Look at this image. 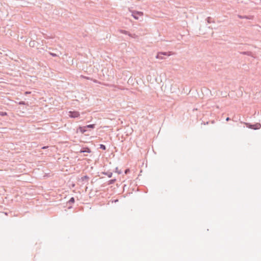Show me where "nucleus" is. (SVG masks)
I'll use <instances>...</instances> for the list:
<instances>
[{
    "instance_id": "obj_4",
    "label": "nucleus",
    "mask_w": 261,
    "mask_h": 261,
    "mask_svg": "<svg viewBox=\"0 0 261 261\" xmlns=\"http://www.w3.org/2000/svg\"><path fill=\"white\" fill-rule=\"evenodd\" d=\"M247 126L250 128H251V129H259L261 127V125L260 123H256L255 124H248L247 125Z\"/></svg>"
},
{
    "instance_id": "obj_9",
    "label": "nucleus",
    "mask_w": 261,
    "mask_h": 261,
    "mask_svg": "<svg viewBox=\"0 0 261 261\" xmlns=\"http://www.w3.org/2000/svg\"><path fill=\"white\" fill-rule=\"evenodd\" d=\"M106 174L109 177H111L112 176V172H109V173H106Z\"/></svg>"
},
{
    "instance_id": "obj_1",
    "label": "nucleus",
    "mask_w": 261,
    "mask_h": 261,
    "mask_svg": "<svg viewBox=\"0 0 261 261\" xmlns=\"http://www.w3.org/2000/svg\"><path fill=\"white\" fill-rule=\"evenodd\" d=\"M132 16L136 20H142L143 13L141 11H132Z\"/></svg>"
},
{
    "instance_id": "obj_16",
    "label": "nucleus",
    "mask_w": 261,
    "mask_h": 261,
    "mask_svg": "<svg viewBox=\"0 0 261 261\" xmlns=\"http://www.w3.org/2000/svg\"><path fill=\"white\" fill-rule=\"evenodd\" d=\"M135 34L132 35V34H131V35H130V36H130V37L134 38V37H135Z\"/></svg>"
},
{
    "instance_id": "obj_14",
    "label": "nucleus",
    "mask_w": 261,
    "mask_h": 261,
    "mask_svg": "<svg viewBox=\"0 0 261 261\" xmlns=\"http://www.w3.org/2000/svg\"><path fill=\"white\" fill-rule=\"evenodd\" d=\"M19 105H25V102L24 101H20L18 103Z\"/></svg>"
},
{
    "instance_id": "obj_5",
    "label": "nucleus",
    "mask_w": 261,
    "mask_h": 261,
    "mask_svg": "<svg viewBox=\"0 0 261 261\" xmlns=\"http://www.w3.org/2000/svg\"><path fill=\"white\" fill-rule=\"evenodd\" d=\"M78 131L80 132L82 134H84V133H85L87 131V129L85 126H80L77 130V132Z\"/></svg>"
},
{
    "instance_id": "obj_19",
    "label": "nucleus",
    "mask_w": 261,
    "mask_h": 261,
    "mask_svg": "<svg viewBox=\"0 0 261 261\" xmlns=\"http://www.w3.org/2000/svg\"><path fill=\"white\" fill-rule=\"evenodd\" d=\"M226 120V121H228L229 120V118L228 117H227Z\"/></svg>"
},
{
    "instance_id": "obj_10",
    "label": "nucleus",
    "mask_w": 261,
    "mask_h": 261,
    "mask_svg": "<svg viewBox=\"0 0 261 261\" xmlns=\"http://www.w3.org/2000/svg\"><path fill=\"white\" fill-rule=\"evenodd\" d=\"M100 148H101L103 150H105L106 149V146L104 145H103V144H100Z\"/></svg>"
},
{
    "instance_id": "obj_2",
    "label": "nucleus",
    "mask_w": 261,
    "mask_h": 261,
    "mask_svg": "<svg viewBox=\"0 0 261 261\" xmlns=\"http://www.w3.org/2000/svg\"><path fill=\"white\" fill-rule=\"evenodd\" d=\"M171 54L170 52H160L158 53L155 57V58L159 60L165 59V56H170Z\"/></svg>"
},
{
    "instance_id": "obj_20",
    "label": "nucleus",
    "mask_w": 261,
    "mask_h": 261,
    "mask_svg": "<svg viewBox=\"0 0 261 261\" xmlns=\"http://www.w3.org/2000/svg\"><path fill=\"white\" fill-rule=\"evenodd\" d=\"M51 55H52L53 56H56L55 54H51Z\"/></svg>"
},
{
    "instance_id": "obj_11",
    "label": "nucleus",
    "mask_w": 261,
    "mask_h": 261,
    "mask_svg": "<svg viewBox=\"0 0 261 261\" xmlns=\"http://www.w3.org/2000/svg\"><path fill=\"white\" fill-rule=\"evenodd\" d=\"M69 202L73 203L74 202V198L72 197L69 201Z\"/></svg>"
},
{
    "instance_id": "obj_13",
    "label": "nucleus",
    "mask_w": 261,
    "mask_h": 261,
    "mask_svg": "<svg viewBox=\"0 0 261 261\" xmlns=\"http://www.w3.org/2000/svg\"><path fill=\"white\" fill-rule=\"evenodd\" d=\"M116 172L117 173H118V174H120V173H121V172L120 171H119V170H118V168H117H117H116Z\"/></svg>"
},
{
    "instance_id": "obj_7",
    "label": "nucleus",
    "mask_w": 261,
    "mask_h": 261,
    "mask_svg": "<svg viewBox=\"0 0 261 261\" xmlns=\"http://www.w3.org/2000/svg\"><path fill=\"white\" fill-rule=\"evenodd\" d=\"M120 32L122 34H126V35H128V36H130L131 35V34L129 33V32H128L127 31H125V30H120Z\"/></svg>"
},
{
    "instance_id": "obj_18",
    "label": "nucleus",
    "mask_w": 261,
    "mask_h": 261,
    "mask_svg": "<svg viewBox=\"0 0 261 261\" xmlns=\"http://www.w3.org/2000/svg\"><path fill=\"white\" fill-rule=\"evenodd\" d=\"M2 115H6V113H5H5H3Z\"/></svg>"
},
{
    "instance_id": "obj_12",
    "label": "nucleus",
    "mask_w": 261,
    "mask_h": 261,
    "mask_svg": "<svg viewBox=\"0 0 261 261\" xmlns=\"http://www.w3.org/2000/svg\"><path fill=\"white\" fill-rule=\"evenodd\" d=\"M88 177L87 176H83V177H82L81 178V179L82 180H84V179H88Z\"/></svg>"
},
{
    "instance_id": "obj_21",
    "label": "nucleus",
    "mask_w": 261,
    "mask_h": 261,
    "mask_svg": "<svg viewBox=\"0 0 261 261\" xmlns=\"http://www.w3.org/2000/svg\"><path fill=\"white\" fill-rule=\"evenodd\" d=\"M127 172V170H126V171H125V173H126Z\"/></svg>"
},
{
    "instance_id": "obj_15",
    "label": "nucleus",
    "mask_w": 261,
    "mask_h": 261,
    "mask_svg": "<svg viewBox=\"0 0 261 261\" xmlns=\"http://www.w3.org/2000/svg\"><path fill=\"white\" fill-rule=\"evenodd\" d=\"M115 179L111 180L110 181V183H111V184L113 183V182L115 181Z\"/></svg>"
},
{
    "instance_id": "obj_22",
    "label": "nucleus",
    "mask_w": 261,
    "mask_h": 261,
    "mask_svg": "<svg viewBox=\"0 0 261 261\" xmlns=\"http://www.w3.org/2000/svg\"><path fill=\"white\" fill-rule=\"evenodd\" d=\"M42 148H43V149L46 148V147H43Z\"/></svg>"
},
{
    "instance_id": "obj_8",
    "label": "nucleus",
    "mask_w": 261,
    "mask_h": 261,
    "mask_svg": "<svg viewBox=\"0 0 261 261\" xmlns=\"http://www.w3.org/2000/svg\"><path fill=\"white\" fill-rule=\"evenodd\" d=\"M87 128H95V124H89V125H87L86 126H85Z\"/></svg>"
},
{
    "instance_id": "obj_17",
    "label": "nucleus",
    "mask_w": 261,
    "mask_h": 261,
    "mask_svg": "<svg viewBox=\"0 0 261 261\" xmlns=\"http://www.w3.org/2000/svg\"><path fill=\"white\" fill-rule=\"evenodd\" d=\"M30 93H31V92H25V94H30Z\"/></svg>"
},
{
    "instance_id": "obj_6",
    "label": "nucleus",
    "mask_w": 261,
    "mask_h": 261,
    "mask_svg": "<svg viewBox=\"0 0 261 261\" xmlns=\"http://www.w3.org/2000/svg\"><path fill=\"white\" fill-rule=\"evenodd\" d=\"M80 152L81 153H84V152L90 153V152H91V150L89 148L86 147V148H84L82 149H81Z\"/></svg>"
},
{
    "instance_id": "obj_3",
    "label": "nucleus",
    "mask_w": 261,
    "mask_h": 261,
    "mask_svg": "<svg viewBox=\"0 0 261 261\" xmlns=\"http://www.w3.org/2000/svg\"><path fill=\"white\" fill-rule=\"evenodd\" d=\"M69 117L71 118H76L80 116V113L76 111H70L68 112Z\"/></svg>"
}]
</instances>
